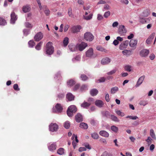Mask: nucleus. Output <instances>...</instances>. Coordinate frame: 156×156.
Returning <instances> with one entry per match:
<instances>
[{
  "instance_id": "obj_1",
  "label": "nucleus",
  "mask_w": 156,
  "mask_h": 156,
  "mask_svg": "<svg viewBox=\"0 0 156 156\" xmlns=\"http://www.w3.org/2000/svg\"><path fill=\"white\" fill-rule=\"evenodd\" d=\"M54 51V48L52 45V43L49 42L46 44V54L48 55L52 54Z\"/></svg>"
},
{
  "instance_id": "obj_2",
  "label": "nucleus",
  "mask_w": 156,
  "mask_h": 156,
  "mask_svg": "<svg viewBox=\"0 0 156 156\" xmlns=\"http://www.w3.org/2000/svg\"><path fill=\"white\" fill-rule=\"evenodd\" d=\"M76 111L77 108L75 106L72 105L68 108L67 111V114L69 117H72L73 116V114Z\"/></svg>"
},
{
  "instance_id": "obj_3",
  "label": "nucleus",
  "mask_w": 156,
  "mask_h": 156,
  "mask_svg": "<svg viewBox=\"0 0 156 156\" xmlns=\"http://www.w3.org/2000/svg\"><path fill=\"white\" fill-rule=\"evenodd\" d=\"M84 39L87 41H92L94 39V37L93 35L90 32H87L84 35Z\"/></svg>"
},
{
  "instance_id": "obj_4",
  "label": "nucleus",
  "mask_w": 156,
  "mask_h": 156,
  "mask_svg": "<svg viewBox=\"0 0 156 156\" xmlns=\"http://www.w3.org/2000/svg\"><path fill=\"white\" fill-rule=\"evenodd\" d=\"M87 46V43L82 42L80 44H78L76 45V48L77 50L78 49L80 51H82Z\"/></svg>"
},
{
  "instance_id": "obj_5",
  "label": "nucleus",
  "mask_w": 156,
  "mask_h": 156,
  "mask_svg": "<svg viewBox=\"0 0 156 156\" xmlns=\"http://www.w3.org/2000/svg\"><path fill=\"white\" fill-rule=\"evenodd\" d=\"M58 129V125L55 123H51L49 126L50 131L54 132L56 131Z\"/></svg>"
},
{
  "instance_id": "obj_6",
  "label": "nucleus",
  "mask_w": 156,
  "mask_h": 156,
  "mask_svg": "<svg viewBox=\"0 0 156 156\" xmlns=\"http://www.w3.org/2000/svg\"><path fill=\"white\" fill-rule=\"evenodd\" d=\"M129 44V41L126 40L122 42L119 46V48L120 50H123L126 49Z\"/></svg>"
},
{
  "instance_id": "obj_7",
  "label": "nucleus",
  "mask_w": 156,
  "mask_h": 156,
  "mask_svg": "<svg viewBox=\"0 0 156 156\" xmlns=\"http://www.w3.org/2000/svg\"><path fill=\"white\" fill-rule=\"evenodd\" d=\"M43 37V35L41 32H39L36 34L34 37V40L37 41H38L41 40Z\"/></svg>"
},
{
  "instance_id": "obj_8",
  "label": "nucleus",
  "mask_w": 156,
  "mask_h": 156,
  "mask_svg": "<svg viewBox=\"0 0 156 156\" xmlns=\"http://www.w3.org/2000/svg\"><path fill=\"white\" fill-rule=\"evenodd\" d=\"M56 142L50 144L48 146L49 150L51 152H54L56 149Z\"/></svg>"
},
{
  "instance_id": "obj_9",
  "label": "nucleus",
  "mask_w": 156,
  "mask_h": 156,
  "mask_svg": "<svg viewBox=\"0 0 156 156\" xmlns=\"http://www.w3.org/2000/svg\"><path fill=\"white\" fill-rule=\"evenodd\" d=\"M149 53V50L147 49H143L140 53V56L142 57L147 56Z\"/></svg>"
},
{
  "instance_id": "obj_10",
  "label": "nucleus",
  "mask_w": 156,
  "mask_h": 156,
  "mask_svg": "<svg viewBox=\"0 0 156 156\" xmlns=\"http://www.w3.org/2000/svg\"><path fill=\"white\" fill-rule=\"evenodd\" d=\"M11 20L10 23L13 24L15 23V21L17 20V17L14 12H12L11 14Z\"/></svg>"
},
{
  "instance_id": "obj_11",
  "label": "nucleus",
  "mask_w": 156,
  "mask_h": 156,
  "mask_svg": "<svg viewBox=\"0 0 156 156\" xmlns=\"http://www.w3.org/2000/svg\"><path fill=\"white\" fill-rule=\"evenodd\" d=\"M94 55V51L92 48L88 49L86 52V56L89 58H91Z\"/></svg>"
},
{
  "instance_id": "obj_12",
  "label": "nucleus",
  "mask_w": 156,
  "mask_h": 156,
  "mask_svg": "<svg viewBox=\"0 0 156 156\" xmlns=\"http://www.w3.org/2000/svg\"><path fill=\"white\" fill-rule=\"evenodd\" d=\"M118 31L119 33L121 34H123L126 32L125 26L123 25L119 26Z\"/></svg>"
},
{
  "instance_id": "obj_13",
  "label": "nucleus",
  "mask_w": 156,
  "mask_h": 156,
  "mask_svg": "<svg viewBox=\"0 0 156 156\" xmlns=\"http://www.w3.org/2000/svg\"><path fill=\"white\" fill-rule=\"evenodd\" d=\"M55 108L56 110H55V108H53V111L54 112H61L62 110V108L61 105L59 104H57L55 106Z\"/></svg>"
},
{
  "instance_id": "obj_14",
  "label": "nucleus",
  "mask_w": 156,
  "mask_h": 156,
  "mask_svg": "<svg viewBox=\"0 0 156 156\" xmlns=\"http://www.w3.org/2000/svg\"><path fill=\"white\" fill-rule=\"evenodd\" d=\"M123 38L120 37H116V39L112 43V44L115 46H117L118 45L119 42H121L123 41Z\"/></svg>"
},
{
  "instance_id": "obj_15",
  "label": "nucleus",
  "mask_w": 156,
  "mask_h": 156,
  "mask_svg": "<svg viewBox=\"0 0 156 156\" xmlns=\"http://www.w3.org/2000/svg\"><path fill=\"white\" fill-rule=\"evenodd\" d=\"M145 78V76H140L137 80L136 83L135 85L136 87H137L139 86L143 83Z\"/></svg>"
},
{
  "instance_id": "obj_16",
  "label": "nucleus",
  "mask_w": 156,
  "mask_h": 156,
  "mask_svg": "<svg viewBox=\"0 0 156 156\" xmlns=\"http://www.w3.org/2000/svg\"><path fill=\"white\" fill-rule=\"evenodd\" d=\"M74 137L75 138V141L73 140L72 142V144H73V148L75 149L76 148V143L75 142H76V143H78L79 140L77 139V135L75 136V134H74L72 136V139H73Z\"/></svg>"
},
{
  "instance_id": "obj_17",
  "label": "nucleus",
  "mask_w": 156,
  "mask_h": 156,
  "mask_svg": "<svg viewBox=\"0 0 156 156\" xmlns=\"http://www.w3.org/2000/svg\"><path fill=\"white\" fill-rule=\"evenodd\" d=\"M111 62V59L108 57H106L103 58L101 61V64L103 65H106L109 63Z\"/></svg>"
},
{
  "instance_id": "obj_18",
  "label": "nucleus",
  "mask_w": 156,
  "mask_h": 156,
  "mask_svg": "<svg viewBox=\"0 0 156 156\" xmlns=\"http://www.w3.org/2000/svg\"><path fill=\"white\" fill-rule=\"evenodd\" d=\"M81 28V27L80 26L77 25L73 27L72 28V30L73 33H76L79 32Z\"/></svg>"
},
{
  "instance_id": "obj_19",
  "label": "nucleus",
  "mask_w": 156,
  "mask_h": 156,
  "mask_svg": "<svg viewBox=\"0 0 156 156\" xmlns=\"http://www.w3.org/2000/svg\"><path fill=\"white\" fill-rule=\"evenodd\" d=\"M83 116L80 113H78L75 116V120L77 122H80L83 121Z\"/></svg>"
},
{
  "instance_id": "obj_20",
  "label": "nucleus",
  "mask_w": 156,
  "mask_h": 156,
  "mask_svg": "<svg viewBox=\"0 0 156 156\" xmlns=\"http://www.w3.org/2000/svg\"><path fill=\"white\" fill-rule=\"evenodd\" d=\"M155 34L153 33L151 34L149 37L146 40V42L147 44H150L151 43L152 41L154 38Z\"/></svg>"
},
{
  "instance_id": "obj_21",
  "label": "nucleus",
  "mask_w": 156,
  "mask_h": 156,
  "mask_svg": "<svg viewBox=\"0 0 156 156\" xmlns=\"http://www.w3.org/2000/svg\"><path fill=\"white\" fill-rule=\"evenodd\" d=\"M95 104L99 108L102 107L104 105V103L100 100H96L95 102Z\"/></svg>"
},
{
  "instance_id": "obj_22",
  "label": "nucleus",
  "mask_w": 156,
  "mask_h": 156,
  "mask_svg": "<svg viewBox=\"0 0 156 156\" xmlns=\"http://www.w3.org/2000/svg\"><path fill=\"white\" fill-rule=\"evenodd\" d=\"M137 43V40L131 39L130 41L129 45L131 47H133L136 45Z\"/></svg>"
},
{
  "instance_id": "obj_23",
  "label": "nucleus",
  "mask_w": 156,
  "mask_h": 156,
  "mask_svg": "<svg viewBox=\"0 0 156 156\" xmlns=\"http://www.w3.org/2000/svg\"><path fill=\"white\" fill-rule=\"evenodd\" d=\"M99 134L101 136L106 137H108L109 136V133L105 130L100 131Z\"/></svg>"
},
{
  "instance_id": "obj_24",
  "label": "nucleus",
  "mask_w": 156,
  "mask_h": 156,
  "mask_svg": "<svg viewBox=\"0 0 156 156\" xmlns=\"http://www.w3.org/2000/svg\"><path fill=\"white\" fill-rule=\"evenodd\" d=\"M30 10V8L29 5L24 6L22 8L23 11L25 13L28 12Z\"/></svg>"
},
{
  "instance_id": "obj_25",
  "label": "nucleus",
  "mask_w": 156,
  "mask_h": 156,
  "mask_svg": "<svg viewBox=\"0 0 156 156\" xmlns=\"http://www.w3.org/2000/svg\"><path fill=\"white\" fill-rule=\"evenodd\" d=\"M150 14V10L147 9H146L144 10L142 13V16L144 17H147Z\"/></svg>"
},
{
  "instance_id": "obj_26",
  "label": "nucleus",
  "mask_w": 156,
  "mask_h": 156,
  "mask_svg": "<svg viewBox=\"0 0 156 156\" xmlns=\"http://www.w3.org/2000/svg\"><path fill=\"white\" fill-rule=\"evenodd\" d=\"M74 97L71 93H68L66 95V98L69 101H71L74 100Z\"/></svg>"
},
{
  "instance_id": "obj_27",
  "label": "nucleus",
  "mask_w": 156,
  "mask_h": 156,
  "mask_svg": "<svg viewBox=\"0 0 156 156\" xmlns=\"http://www.w3.org/2000/svg\"><path fill=\"white\" fill-rule=\"evenodd\" d=\"M90 105L91 103H88L84 101L81 104V106L83 108H87L89 106H90Z\"/></svg>"
},
{
  "instance_id": "obj_28",
  "label": "nucleus",
  "mask_w": 156,
  "mask_h": 156,
  "mask_svg": "<svg viewBox=\"0 0 156 156\" xmlns=\"http://www.w3.org/2000/svg\"><path fill=\"white\" fill-rule=\"evenodd\" d=\"M122 53L124 55L126 56H129L132 54L131 51L129 50L125 49L122 51Z\"/></svg>"
},
{
  "instance_id": "obj_29",
  "label": "nucleus",
  "mask_w": 156,
  "mask_h": 156,
  "mask_svg": "<svg viewBox=\"0 0 156 156\" xmlns=\"http://www.w3.org/2000/svg\"><path fill=\"white\" fill-rule=\"evenodd\" d=\"M119 90V88L117 87H114L111 88V93L112 94H114L118 92Z\"/></svg>"
},
{
  "instance_id": "obj_30",
  "label": "nucleus",
  "mask_w": 156,
  "mask_h": 156,
  "mask_svg": "<svg viewBox=\"0 0 156 156\" xmlns=\"http://www.w3.org/2000/svg\"><path fill=\"white\" fill-rule=\"evenodd\" d=\"M150 134L151 137L154 140H156V136L154 130L151 129L150 132Z\"/></svg>"
},
{
  "instance_id": "obj_31",
  "label": "nucleus",
  "mask_w": 156,
  "mask_h": 156,
  "mask_svg": "<svg viewBox=\"0 0 156 156\" xmlns=\"http://www.w3.org/2000/svg\"><path fill=\"white\" fill-rule=\"evenodd\" d=\"M80 127L84 129H87L88 128V125L85 122H81L80 124Z\"/></svg>"
},
{
  "instance_id": "obj_32",
  "label": "nucleus",
  "mask_w": 156,
  "mask_h": 156,
  "mask_svg": "<svg viewBox=\"0 0 156 156\" xmlns=\"http://www.w3.org/2000/svg\"><path fill=\"white\" fill-rule=\"evenodd\" d=\"M98 93V91L96 89H93L90 91V94L92 96H96Z\"/></svg>"
},
{
  "instance_id": "obj_33",
  "label": "nucleus",
  "mask_w": 156,
  "mask_h": 156,
  "mask_svg": "<svg viewBox=\"0 0 156 156\" xmlns=\"http://www.w3.org/2000/svg\"><path fill=\"white\" fill-rule=\"evenodd\" d=\"M75 83V81L73 80H69L67 82V86L69 87L72 86Z\"/></svg>"
},
{
  "instance_id": "obj_34",
  "label": "nucleus",
  "mask_w": 156,
  "mask_h": 156,
  "mask_svg": "<svg viewBox=\"0 0 156 156\" xmlns=\"http://www.w3.org/2000/svg\"><path fill=\"white\" fill-rule=\"evenodd\" d=\"M111 119L113 121L115 122H119V120L118 118L113 115H110Z\"/></svg>"
},
{
  "instance_id": "obj_35",
  "label": "nucleus",
  "mask_w": 156,
  "mask_h": 156,
  "mask_svg": "<svg viewBox=\"0 0 156 156\" xmlns=\"http://www.w3.org/2000/svg\"><path fill=\"white\" fill-rule=\"evenodd\" d=\"M69 47L70 50L72 51H74L77 50L76 45H69Z\"/></svg>"
},
{
  "instance_id": "obj_36",
  "label": "nucleus",
  "mask_w": 156,
  "mask_h": 156,
  "mask_svg": "<svg viewBox=\"0 0 156 156\" xmlns=\"http://www.w3.org/2000/svg\"><path fill=\"white\" fill-rule=\"evenodd\" d=\"M124 69L126 70L129 72L132 71V67L130 65H126L125 66Z\"/></svg>"
},
{
  "instance_id": "obj_37",
  "label": "nucleus",
  "mask_w": 156,
  "mask_h": 156,
  "mask_svg": "<svg viewBox=\"0 0 156 156\" xmlns=\"http://www.w3.org/2000/svg\"><path fill=\"white\" fill-rule=\"evenodd\" d=\"M80 59V55H77L75 57L73 58L72 59V61L74 62L76 61H79Z\"/></svg>"
},
{
  "instance_id": "obj_38",
  "label": "nucleus",
  "mask_w": 156,
  "mask_h": 156,
  "mask_svg": "<svg viewBox=\"0 0 156 156\" xmlns=\"http://www.w3.org/2000/svg\"><path fill=\"white\" fill-rule=\"evenodd\" d=\"M57 152L59 155H63L64 154V149L63 148H60L58 150Z\"/></svg>"
},
{
  "instance_id": "obj_39",
  "label": "nucleus",
  "mask_w": 156,
  "mask_h": 156,
  "mask_svg": "<svg viewBox=\"0 0 156 156\" xmlns=\"http://www.w3.org/2000/svg\"><path fill=\"white\" fill-rule=\"evenodd\" d=\"M111 130L115 133H116L118 131V128L115 126H111Z\"/></svg>"
},
{
  "instance_id": "obj_40",
  "label": "nucleus",
  "mask_w": 156,
  "mask_h": 156,
  "mask_svg": "<svg viewBox=\"0 0 156 156\" xmlns=\"http://www.w3.org/2000/svg\"><path fill=\"white\" fill-rule=\"evenodd\" d=\"M69 38L67 37H65L63 40V43L64 46H66L69 43Z\"/></svg>"
},
{
  "instance_id": "obj_41",
  "label": "nucleus",
  "mask_w": 156,
  "mask_h": 156,
  "mask_svg": "<svg viewBox=\"0 0 156 156\" xmlns=\"http://www.w3.org/2000/svg\"><path fill=\"white\" fill-rule=\"evenodd\" d=\"M115 112L118 115L121 116L123 117L125 115L124 112H121L120 110H116Z\"/></svg>"
},
{
  "instance_id": "obj_42",
  "label": "nucleus",
  "mask_w": 156,
  "mask_h": 156,
  "mask_svg": "<svg viewBox=\"0 0 156 156\" xmlns=\"http://www.w3.org/2000/svg\"><path fill=\"white\" fill-rule=\"evenodd\" d=\"M43 42H39L37 45L35 46V49L37 50H39L41 49V46Z\"/></svg>"
},
{
  "instance_id": "obj_43",
  "label": "nucleus",
  "mask_w": 156,
  "mask_h": 156,
  "mask_svg": "<svg viewBox=\"0 0 156 156\" xmlns=\"http://www.w3.org/2000/svg\"><path fill=\"white\" fill-rule=\"evenodd\" d=\"M148 103L147 101L145 100H142L140 102L139 104L140 105L144 106L147 105Z\"/></svg>"
},
{
  "instance_id": "obj_44",
  "label": "nucleus",
  "mask_w": 156,
  "mask_h": 156,
  "mask_svg": "<svg viewBox=\"0 0 156 156\" xmlns=\"http://www.w3.org/2000/svg\"><path fill=\"white\" fill-rule=\"evenodd\" d=\"M6 24L5 20L3 18L0 17V25H5Z\"/></svg>"
},
{
  "instance_id": "obj_45",
  "label": "nucleus",
  "mask_w": 156,
  "mask_h": 156,
  "mask_svg": "<svg viewBox=\"0 0 156 156\" xmlns=\"http://www.w3.org/2000/svg\"><path fill=\"white\" fill-rule=\"evenodd\" d=\"M92 138L94 139H97L98 138L99 136L98 134L96 133H93L91 134Z\"/></svg>"
},
{
  "instance_id": "obj_46",
  "label": "nucleus",
  "mask_w": 156,
  "mask_h": 156,
  "mask_svg": "<svg viewBox=\"0 0 156 156\" xmlns=\"http://www.w3.org/2000/svg\"><path fill=\"white\" fill-rule=\"evenodd\" d=\"M93 16L92 14H90L88 16H84V19L86 20H89L92 18Z\"/></svg>"
},
{
  "instance_id": "obj_47",
  "label": "nucleus",
  "mask_w": 156,
  "mask_h": 156,
  "mask_svg": "<svg viewBox=\"0 0 156 156\" xmlns=\"http://www.w3.org/2000/svg\"><path fill=\"white\" fill-rule=\"evenodd\" d=\"M28 45L29 47L32 48L35 45V43L33 41H30L28 42Z\"/></svg>"
},
{
  "instance_id": "obj_48",
  "label": "nucleus",
  "mask_w": 156,
  "mask_h": 156,
  "mask_svg": "<svg viewBox=\"0 0 156 156\" xmlns=\"http://www.w3.org/2000/svg\"><path fill=\"white\" fill-rule=\"evenodd\" d=\"M83 145L84 146L86 149L87 148L88 149L90 150L91 149V147L89 144L87 143H84L83 144Z\"/></svg>"
},
{
  "instance_id": "obj_49",
  "label": "nucleus",
  "mask_w": 156,
  "mask_h": 156,
  "mask_svg": "<svg viewBox=\"0 0 156 156\" xmlns=\"http://www.w3.org/2000/svg\"><path fill=\"white\" fill-rule=\"evenodd\" d=\"M70 123L69 121H67L65 122L64 124V126L66 129H68L70 127Z\"/></svg>"
},
{
  "instance_id": "obj_50",
  "label": "nucleus",
  "mask_w": 156,
  "mask_h": 156,
  "mask_svg": "<svg viewBox=\"0 0 156 156\" xmlns=\"http://www.w3.org/2000/svg\"><path fill=\"white\" fill-rule=\"evenodd\" d=\"M68 14L69 16L71 17H73V14L72 12V9L70 8L68 9Z\"/></svg>"
},
{
  "instance_id": "obj_51",
  "label": "nucleus",
  "mask_w": 156,
  "mask_h": 156,
  "mask_svg": "<svg viewBox=\"0 0 156 156\" xmlns=\"http://www.w3.org/2000/svg\"><path fill=\"white\" fill-rule=\"evenodd\" d=\"M87 89V86L86 85H83L80 87V90L81 91L86 90Z\"/></svg>"
},
{
  "instance_id": "obj_52",
  "label": "nucleus",
  "mask_w": 156,
  "mask_h": 156,
  "mask_svg": "<svg viewBox=\"0 0 156 156\" xmlns=\"http://www.w3.org/2000/svg\"><path fill=\"white\" fill-rule=\"evenodd\" d=\"M106 79L105 77H102L100 78L99 79L97 80V82L98 83L103 82L105 81Z\"/></svg>"
},
{
  "instance_id": "obj_53",
  "label": "nucleus",
  "mask_w": 156,
  "mask_h": 156,
  "mask_svg": "<svg viewBox=\"0 0 156 156\" xmlns=\"http://www.w3.org/2000/svg\"><path fill=\"white\" fill-rule=\"evenodd\" d=\"M30 32V31L28 29H24L23 30V33L24 35L26 36L28 34H29Z\"/></svg>"
},
{
  "instance_id": "obj_54",
  "label": "nucleus",
  "mask_w": 156,
  "mask_h": 156,
  "mask_svg": "<svg viewBox=\"0 0 156 156\" xmlns=\"http://www.w3.org/2000/svg\"><path fill=\"white\" fill-rule=\"evenodd\" d=\"M25 26L27 28H31L33 27V25L28 22H26L25 23Z\"/></svg>"
},
{
  "instance_id": "obj_55",
  "label": "nucleus",
  "mask_w": 156,
  "mask_h": 156,
  "mask_svg": "<svg viewBox=\"0 0 156 156\" xmlns=\"http://www.w3.org/2000/svg\"><path fill=\"white\" fill-rule=\"evenodd\" d=\"M110 12L109 11H108L105 12L104 15V16L105 18H107L110 16Z\"/></svg>"
},
{
  "instance_id": "obj_56",
  "label": "nucleus",
  "mask_w": 156,
  "mask_h": 156,
  "mask_svg": "<svg viewBox=\"0 0 156 156\" xmlns=\"http://www.w3.org/2000/svg\"><path fill=\"white\" fill-rule=\"evenodd\" d=\"M97 49L102 52H105V49L101 46H98L97 48Z\"/></svg>"
},
{
  "instance_id": "obj_57",
  "label": "nucleus",
  "mask_w": 156,
  "mask_h": 156,
  "mask_svg": "<svg viewBox=\"0 0 156 156\" xmlns=\"http://www.w3.org/2000/svg\"><path fill=\"white\" fill-rule=\"evenodd\" d=\"M116 71V69H113L111 70L110 71L107 73V74L108 75H112L115 73Z\"/></svg>"
},
{
  "instance_id": "obj_58",
  "label": "nucleus",
  "mask_w": 156,
  "mask_h": 156,
  "mask_svg": "<svg viewBox=\"0 0 156 156\" xmlns=\"http://www.w3.org/2000/svg\"><path fill=\"white\" fill-rule=\"evenodd\" d=\"M80 78L82 80L84 81L87 79V77L84 74L81 75L80 76Z\"/></svg>"
},
{
  "instance_id": "obj_59",
  "label": "nucleus",
  "mask_w": 156,
  "mask_h": 156,
  "mask_svg": "<svg viewBox=\"0 0 156 156\" xmlns=\"http://www.w3.org/2000/svg\"><path fill=\"white\" fill-rule=\"evenodd\" d=\"M110 9V7L109 5L108 4L105 5L104 7V9H103V11H105V10H107Z\"/></svg>"
},
{
  "instance_id": "obj_60",
  "label": "nucleus",
  "mask_w": 156,
  "mask_h": 156,
  "mask_svg": "<svg viewBox=\"0 0 156 156\" xmlns=\"http://www.w3.org/2000/svg\"><path fill=\"white\" fill-rule=\"evenodd\" d=\"M102 113L104 115L106 116V117H108L110 115L109 112L107 111H104L102 112Z\"/></svg>"
},
{
  "instance_id": "obj_61",
  "label": "nucleus",
  "mask_w": 156,
  "mask_h": 156,
  "mask_svg": "<svg viewBox=\"0 0 156 156\" xmlns=\"http://www.w3.org/2000/svg\"><path fill=\"white\" fill-rule=\"evenodd\" d=\"M151 18H145V23H150L151 21Z\"/></svg>"
},
{
  "instance_id": "obj_62",
  "label": "nucleus",
  "mask_w": 156,
  "mask_h": 156,
  "mask_svg": "<svg viewBox=\"0 0 156 156\" xmlns=\"http://www.w3.org/2000/svg\"><path fill=\"white\" fill-rule=\"evenodd\" d=\"M121 2L122 4L127 5L129 3V1L128 0H121Z\"/></svg>"
},
{
  "instance_id": "obj_63",
  "label": "nucleus",
  "mask_w": 156,
  "mask_h": 156,
  "mask_svg": "<svg viewBox=\"0 0 156 156\" xmlns=\"http://www.w3.org/2000/svg\"><path fill=\"white\" fill-rule=\"evenodd\" d=\"M99 141L103 143L104 144H107V141L104 138H101L100 139Z\"/></svg>"
},
{
  "instance_id": "obj_64",
  "label": "nucleus",
  "mask_w": 156,
  "mask_h": 156,
  "mask_svg": "<svg viewBox=\"0 0 156 156\" xmlns=\"http://www.w3.org/2000/svg\"><path fill=\"white\" fill-rule=\"evenodd\" d=\"M155 57V55L154 54L152 53L149 56V58L151 60H152L154 59Z\"/></svg>"
}]
</instances>
